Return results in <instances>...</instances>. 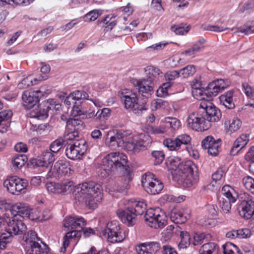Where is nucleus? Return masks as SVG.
I'll return each instance as SVG.
<instances>
[{
    "mask_svg": "<svg viewBox=\"0 0 254 254\" xmlns=\"http://www.w3.org/2000/svg\"><path fill=\"white\" fill-rule=\"evenodd\" d=\"M237 238L244 239L250 238L252 235L251 231L249 229H241L236 230Z\"/></svg>",
    "mask_w": 254,
    "mask_h": 254,
    "instance_id": "57",
    "label": "nucleus"
},
{
    "mask_svg": "<svg viewBox=\"0 0 254 254\" xmlns=\"http://www.w3.org/2000/svg\"><path fill=\"white\" fill-rule=\"evenodd\" d=\"M146 246L148 254H155L160 249V245L157 242H152L145 243Z\"/></svg>",
    "mask_w": 254,
    "mask_h": 254,
    "instance_id": "50",
    "label": "nucleus"
},
{
    "mask_svg": "<svg viewBox=\"0 0 254 254\" xmlns=\"http://www.w3.org/2000/svg\"><path fill=\"white\" fill-rule=\"evenodd\" d=\"M13 235L8 232L3 233L0 235V249L4 250L7 245L12 241Z\"/></svg>",
    "mask_w": 254,
    "mask_h": 254,
    "instance_id": "43",
    "label": "nucleus"
},
{
    "mask_svg": "<svg viewBox=\"0 0 254 254\" xmlns=\"http://www.w3.org/2000/svg\"><path fill=\"white\" fill-rule=\"evenodd\" d=\"M113 158V154L111 153L106 156L102 160V170L108 175L115 169L114 163L115 161Z\"/></svg>",
    "mask_w": 254,
    "mask_h": 254,
    "instance_id": "27",
    "label": "nucleus"
},
{
    "mask_svg": "<svg viewBox=\"0 0 254 254\" xmlns=\"http://www.w3.org/2000/svg\"><path fill=\"white\" fill-rule=\"evenodd\" d=\"M16 184V191L17 195L22 190H25L28 186V182L26 180L15 177V180Z\"/></svg>",
    "mask_w": 254,
    "mask_h": 254,
    "instance_id": "53",
    "label": "nucleus"
},
{
    "mask_svg": "<svg viewBox=\"0 0 254 254\" xmlns=\"http://www.w3.org/2000/svg\"><path fill=\"white\" fill-rule=\"evenodd\" d=\"M190 218V212L187 209H178L174 208L170 212V219L176 224L184 223Z\"/></svg>",
    "mask_w": 254,
    "mask_h": 254,
    "instance_id": "19",
    "label": "nucleus"
},
{
    "mask_svg": "<svg viewBox=\"0 0 254 254\" xmlns=\"http://www.w3.org/2000/svg\"><path fill=\"white\" fill-rule=\"evenodd\" d=\"M151 142L152 139L148 134L140 135L139 139L137 141V143L139 148L140 147H146L151 144Z\"/></svg>",
    "mask_w": 254,
    "mask_h": 254,
    "instance_id": "49",
    "label": "nucleus"
},
{
    "mask_svg": "<svg viewBox=\"0 0 254 254\" xmlns=\"http://www.w3.org/2000/svg\"><path fill=\"white\" fill-rule=\"evenodd\" d=\"M81 234V231L77 230H73L67 232L64 237L63 248L64 250L69 245V240L80 237Z\"/></svg>",
    "mask_w": 254,
    "mask_h": 254,
    "instance_id": "38",
    "label": "nucleus"
},
{
    "mask_svg": "<svg viewBox=\"0 0 254 254\" xmlns=\"http://www.w3.org/2000/svg\"><path fill=\"white\" fill-rule=\"evenodd\" d=\"M233 94V91H228L224 95H222L220 97V99L223 101V104L228 109H233L234 108L235 105L232 102V96Z\"/></svg>",
    "mask_w": 254,
    "mask_h": 254,
    "instance_id": "35",
    "label": "nucleus"
},
{
    "mask_svg": "<svg viewBox=\"0 0 254 254\" xmlns=\"http://www.w3.org/2000/svg\"><path fill=\"white\" fill-rule=\"evenodd\" d=\"M163 124H165L167 131L170 130L172 133L177 130L181 127L180 121L176 118H166L164 120Z\"/></svg>",
    "mask_w": 254,
    "mask_h": 254,
    "instance_id": "29",
    "label": "nucleus"
},
{
    "mask_svg": "<svg viewBox=\"0 0 254 254\" xmlns=\"http://www.w3.org/2000/svg\"><path fill=\"white\" fill-rule=\"evenodd\" d=\"M196 72L193 65H188L180 70V73L184 78H188L192 76Z\"/></svg>",
    "mask_w": 254,
    "mask_h": 254,
    "instance_id": "46",
    "label": "nucleus"
},
{
    "mask_svg": "<svg viewBox=\"0 0 254 254\" xmlns=\"http://www.w3.org/2000/svg\"><path fill=\"white\" fill-rule=\"evenodd\" d=\"M138 91L143 96L148 98L153 91L154 83L146 80L145 78L137 82Z\"/></svg>",
    "mask_w": 254,
    "mask_h": 254,
    "instance_id": "25",
    "label": "nucleus"
},
{
    "mask_svg": "<svg viewBox=\"0 0 254 254\" xmlns=\"http://www.w3.org/2000/svg\"><path fill=\"white\" fill-rule=\"evenodd\" d=\"M23 240L26 243V246H29L34 242L36 243L40 241V239L38 237L36 232L32 230L24 234Z\"/></svg>",
    "mask_w": 254,
    "mask_h": 254,
    "instance_id": "36",
    "label": "nucleus"
},
{
    "mask_svg": "<svg viewBox=\"0 0 254 254\" xmlns=\"http://www.w3.org/2000/svg\"><path fill=\"white\" fill-rule=\"evenodd\" d=\"M199 107L203 115L205 114L206 119L209 123L216 122L220 120L221 117L220 110L209 101L201 102Z\"/></svg>",
    "mask_w": 254,
    "mask_h": 254,
    "instance_id": "10",
    "label": "nucleus"
},
{
    "mask_svg": "<svg viewBox=\"0 0 254 254\" xmlns=\"http://www.w3.org/2000/svg\"><path fill=\"white\" fill-rule=\"evenodd\" d=\"M27 161V158L25 155H15L12 161L13 167L19 169L24 165Z\"/></svg>",
    "mask_w": 254,
    "mask_h": 254,
    "instance_id": "39",
    "label": "nucleus"
},
{
    "mask_svg": "<svg viewBox=\"0 0 254 254\" xmlns=\"http://www.w3.org/2000/svg\"><path fill=\"white\" fill-rule=\"evenodd\" d=\"M145 72L146 75V80H148L149 82L153 83L158 77L162 75V72L160 70L154 66H148L145 68Z\"/></svg>",
    "mask_w": 254,
    "mask_h": 254,
    "instance_id": "30",
    "label": "nucleus"
},
{
    "mask_svg": "<svg viewBox=\"0 0 254 254\" xmlns=\"http://www.w3.org/2000/svg\"><path fill=\"white\" fill-rule=\"evenodd\" d=\"M243 183L245 187L254 194V179L248 176L243 178Z\"/></svg>",
    "mask_w": 254,
    "mask_h": 254,
    "instance_id": "48",
    "label": "nucleus"
},
{
    "mask_svg": "<svg viewBox=\"0 0 254 254\" xmlns=\"http://www.w3.org/2000/svg\"><path fill=\"white\" fill-rule=\"evenodd\" d=\"M101 188L99 184L94 182H85L76 188L75 199L89 208L94 209L102 198Z\"/></svg>",
    "mask_w": 254,
    "mask_h": 254,
    "instance_id": "1",
    "label": "nucleus"
},
{
    "mask_svg": "<svg viewBox=\"0 0 254 254\" xmlns=\"http://www.w3.org/2000/svg\"><path fill=\"white\" fill-rule=\"evenodd\" d=\"M237 210L243 218L251 219L254 215V201L251 199L241 201L237 205Z\"/></svg>",
    "mask_w": 254,
    "mask_h": 254,
    "instance_id": "15",
    "label": "nucleus"
},
{
    "mask_svg": "<svg viewBox=\"0 0 254 254\" xmlns=\"http://www.w3.org/2000/svg\"><path fill=\"white\" fill-rule=\"evenodd\" d=\"M73 173L69 162L65 160L57 161L52 169V175L59 178L69 177Z\"/></svg>",
    "mask_w": 254,
    "mask_h": 254,
    "instance_id": "14",
    "label": "nucleus"
},
{
    "mask_svg": "<svg viewBox=\"0 0 254 254\" xmlns=\"http://www.w3.org/2000/svg\"><path fill=\"white\" fill-rule=\"evenodd\" d=\"M39 91H25L22 95L23 106L27 109L34 107L39 102V97L37 95Z\"/></svg>",
    "mask_w": 254,
    "mask_h": 254,
    "instance_id": "18",
    "label": "nucleus"
},
{
    "mask_svg": "<svg viewBox=\"0 0 254 254\" xmlns=\"http://www.w3.org/2000/svg\"><path fill=\"white\" fill-rule=\"evenodd\" d=\"M42 245L38 242L32 243L25 248L27 254H47L49 252L48 246L40 240Z\"/></svg>",
    "mask_w": 254,
    "mask_h": 254,
    "instance_id": "20",
    "label": "nucleus"
},
{
    "mask_svg": "<svg viewBox=\"0 0 254 254\" xmlns=\"http://www.w3.org/2000/svg\"><path fill=\"white\" fill-rule=\"evenodd\" d=\"M32 117L33 120H44L46 119L48 116V111L47 109H42L41 107L38 110L33 112L31 113Z\"/></svg>",
    "mask_w": 254,
    "mask_h": 254,
    "instance_id": "45",
    "label": "nucleus"
},
{
    "mask_svg": "<svg viewBox=\"0 0 254 254\" xmlns=\"http://www.w3.org/2000/svg\"><path fill=\"white\" fill-rule=\"evenodd\" d=\"M55 161V157L53 154L49 151H44L40 158L31 159L28 165L30 164L33 167H46L50 166L51 164Z\"/></svg>",
    "mask_w": 254,
    "mask_h": 254,
    "instance_id": "17",
    "label": "nucleus"
},
{
    "mask_svg": "<svg viewBox=\"0 0 254 254\" xmlns=\"http://www.w3.org/2000/svg\"><path fill=\"white\" fill-rule=\"evenodd\" d=\"M146 209V204L142 201L134 202L131 207H128L126 210H118L117 214L124 223L133 225V220L137 215H142Z\"/></svg>",
    "mask_w": 254,
    "mask_h": 254,
    "instance_id": "3",
    "label": "nucleus"
},
{
    "mask_svg": "<svg viewBox=\"0 0 254 254\" xmlns=\"http://www.w3.org/2000/svg\"><path fill=\"white\" fill-rule=\"evenodd\" d=\"M15 177H13L9 179L5 180L3 185L6 187L7 190L12 194L17 195L16 191V184L15 181Z\"/></svg>",
    "mask_w": 254,
    "mask_h": 254,
    "instance_id": "37",
    "label": "nucleus"
},
{
    "mask_svg": "<svg viewBox=\"0 0 254 254\" xmlns=\"http://www.w3.org/2000/svg\"><path fill=\"white\" fill-rule=\"evenodd\" d=\"M29 210V209L24 203L18 202L12 205L11 212L13 216L15 214L18 218L21 219L25 217H27Z\"/></svg>",
    "mask_w": 254,
    "mask_h": 254,
    "instance_id": "26",
    "label": "nucleus"
},
{
    "mask_svg": "<svg viewBox=\"0 0 254 254\" xmlns=\"http://www.w3.org/2000/svg\"><path fill=\"white\" fill-rule=\"evenodd\" d=\"M199 252V254H218V247L214 243H207L201 247Z\"/></svg>",
    "mask_w": 254,
    "mask_h": 254,
    "instance_id": "32",
    "label": "nucleus"
},
{
    "mask_svg": "<svg viewBox=\"0 0 254 254\" xmlns=\"http://www.w3.org/2000/svg\"><path fill=\"white\" fill-rule=\"evenodd\" d=\"M236 246L234 244L227 242L223 245L224 254H231L233 251H235Z\"/></svg>",
    "mask_w": 254,
    "mask_h": 254,
    "instance_id": "63",
    "label": "nucleus"
},
{
    "mask_svg": "<svg viewBox=\"0 0 254 254\" xmlns=\"http://www.w3.org/2000/svg\"><path fill=\"white\" fill-rule=\"evenodd\" d=\"M221 192L222 196L219 198L220 206L224 212L229 213L231 208V203L236 201L238 194L229 185H225Z\"/></svg>",
    "mask_w": 254,
    "mask_h": 254,
    "instance_id": "7",
    "label": "nucleus"
},
{
    "mask_svg": "<svg viewBox=\"0 0 254 254\" xmlns=\"http://www.w3.org/2000/svg\"><path fill=\"white\" fill-rule=\"evenodd\" d=\"M199 86L200 84L197 83L191 85L192 96L199 100H206V102L209 101L206 90H204V88H200Z\"/></svg>",
    "mask_w": 254,
    "mask_h": 254,
    "instance_id": "28",
    "label": "nucleus"
},
{
    "mask_svg": "<svg viewBox=\"0 0 254 254\" xmlns=\"http://www.w3.org/2000/svg\"><path fill=\"white\" fill-rule=\"evenodd\" d=\"M205 90L209 101L211 100L213 96H216L219 92H221L214 81L210 83Z\"/></svg>",
    "mask_w": 254,
    "mask_h": 254,
    "instance_id": "40",
    "label": "nucleus"
},
{
    "mask_svg": "<svg viewBox=\"0 0 254 254\" xmlns=\"http://www.w3.org/2000/svg\"><path fill=\"white\" fill-rule=\"evenodd\" d=\"M177 138L180 146L182 144H188L190 143L191 141V137L190 135L186 134L180 135L178 136Z\"/></svg>",
    "mask_w": 254,
    "mask_h": 254,
    "instance_id": "61",
    "label": "nucleus"
},
{
    "mask_svg": "<svg viewBox=\"0 0 254 254\" xmlns=\"http://www.w3.org/2000/svg\"><path fill=\"white\" fill-rule=\"evenodd\" d=\"M87 148V146L84 140H77L73 144L68 145L65 151L66 155L72 160L79 159L85 153Z\"/></svg>",
    "mask_w": 254,
    "mask_h": 254,
    "instance_id": "9",
    "label": "nucleus"
},
{
    "mask_svg": "<svg viewBox=\"0 0 254 254\" xmlns=\"http://www.w3.org/2000/svg\"><path fill=\"white\" fill-rule=\"evenodd\" d=\"M63 142V140L62 139H58L53 141L50 146V152L52 153L58 152L62 148Z\"/></svg>",
    "mask_w": 254,
    "mask_h": 254,
    "instance_id": "52",
    "label": "nucleus"
},
{
    "mask_svg": "<svg viewBox=\"0 0 254 254\" xmlns=\"http://www.w3.org/2000/svg\"><path fill=\"white\" fill-rule=\"evenodd\" d=\"M144 218L147 224L154 228L164 227L166 222L165 213L159 207L150 208L146 210Z\"/></svg>",
    "mask_w": 254,
    "mask_h": 254,
    "instance_id": "6",
    "label": "nucleus"
},
{
    "mask_svg": "<svg viewBox=\"0 0 254 254\" xmlns=\"http://www.w3.org/2000/svg\"><path fill=\"white\" fill-rule=\"evenodd\" d=\"M154 177L153 174L147 173L142 178V185L144 190L148 193L153 195L159 193L164 188L163 183Z\"/></svg>",
    "mask_w": 254,
    "mask_h": 254,
    "instance_id": "8",
    "label": "nucleus"
},
{
    "mask_svg": "<svg viewBox=\"0 0 254 254\" xmlns=\"http://www.w3.org/2000/svg\"><path fill=\"white\" fill-rule=\"evenodd\" d=\"M5 231L13 235L23 234L26 230V226L17 215L9 218L6 221Z\"/></svg>",
    "mask_w": 254,
    "mask_h": 254,
    "instance_id": "13",
    "label": "nucleus"
},
{
    "mask_svg": "<svg viewBox=\"0 0 254 254\" xmlns=\"http://www.w3.org/2000/svg\"><path fill=\"white\" fill-rule=\"evenodd\" d=\"M170 87V83H163L156 91V94L158 97H164L168 94V88Z\"/></svg>",
    "mask_w": 254,
    "mask_h": 254,
    "instance_id": "56",
    "label": "nucleus"
},
{
    "mask_svg": "<svg viewBox=\"0 0 254 254\" xmlns=\"http://www.w3.org/2000/svg\"><path fill=\"white\" fill-rule=\"evenodd\" d=\"M242 123L238 118H234L231 120H227L225 122V125L227 127V132L232 133L238 131L241 127Z\"/></svg>",
    "mask_w": 254,
    "mask_h": 254,
    "instance_id": "31",
    "label": "nucleus"
},
{
    "mask_svg": "<svg viewBox=\"0 0 254 254\" xmlns=\"http://www.w3.org/2000/svg\"><path fill=\"white\" fill-rule=\"evenodd\" d=\"M102 234L111 243L120 242L124 240V237L120 232V227L116 221L107 223Z\"/></svg>",
    "mask_w": 254,
    "mask_h": 254,
    "instance_id": "12",
    "label": "nucleus"
},
{
    "mask_svg": "<svg viewBox=\"0 0 254 254\" xmlns=\"http://www.w3.org/2000/svg\"><path fill=\"white\" fill-rule=\"evenodd\" d=\"M221 141L220 139L215 140L212 136H208L202 140L201 146L204 149H207L209 155L215 156L218 154Z\"/></svg>",
    "mask_w": 254,
    "mask_h": 254,
    "instance_id": "16",
    "label": "nucleus"
},
{
    "mask_svg": "<svg viewBox=\"0 0 254 254\" xmlns=\"http://www.w3.org/2000/svg\"><path fill=\"white\" fill-rule=\"evenodd\" d=\"M58 187L59 188V190L61 191L60 193L64 194L71 192L74 188V185L72 182L66 181L61 184H58Z\"/></svg>",
    "mask_w": 254,
    "mask_h": 254,
    "instance_id": "42",
    "label": "nucleus"
},
{
    "mask_svg": "<svg viewBox=\"0 0 254 254\" xmlns=\"http://www.w3.org/2000/svg\"><path fill=\"white\" fill-rule=\"evenodd\" d=\"M35 123V121H32V125L33 126H34L36 130H39V131H49L50 130L51 127L47 123L44 124H35V125L34 123Z\"/></svg>",
    "mask_w": 254,
    "mask_h": 254,
    "instance_id": "64",
    "label": "nucleus"
},
{
    "mask_svg": "<svg viewBox=\"0 0 254 254\" xmlns=\"http://www.w3.org/2000/svg\"><path fill=\"white\" fill-rule=\"evenodd\" d=\"M242 32L245 34L254 33V26L245 24L237 29L236 33Z\"/></svg>",
    "mask_w": 254,
    "mask_h": 254,
    "instance_id": "55",
    "label": "nucleus"
},
{
    "mask_svg": "<svg viewBox=\"0 0 254 254\" xmlns=\"http://www.w3.org/2000/svg\"><path fill=\"white\" fill-rule=\"evenodd\" d=\"M33 85V81L30 76L24 78L21 82L18 84V87L20 89L27 88Z\"/></svg>",
    "mask_w": 254,
    "mask_h": 254,
    "instance_id": "62",
    "label": "nucleus"
},
{
    "mask_svg": "<svg viewBox=\"0 0 254 254\" xmlns=\"http://www.w3.org/2000/svg\"><path fill=\"white\" fill-rule=\"evenodd\" d=\"M86 225V222L82 217L68 216L64 222V226L70 229L82 228Z\"/></svg>",
    "mask_w": 254,
    "mask_h": 254,
    "instance_id": "23",
    "label": "nucleus"
},
{
    "mask_svg": "<svg viewBox=\"0 0 254 254\" xmlns=\"http://www.w3.org/2000/svg\"><path fill=\"white\" fill-rule=\"evenodd\" d=\"M210 238V234H206L205 233H201L200 234H195L193 237V245L194 246L200 245L202 243L205 242L207 240Z\"/></svg>",
    "mask_w": 254,
    "mask_h": 254,
    "instance_id": "47",
    "label": "nucleus"
},
{
    "mask_svg": "<svg viewBox=\"0 0 254 254\" xmlns=\"http://www.w3.org/2000/svg\"><path fill=\"white\" fill-rule=\"evenodd\" d=\"M132 180V173L128 171L126 173V175L122 177L119 180L116 182L113 186L114 191L118 192L123 191L129 188V182Z\"/></svg>",
    "mask_w": 254,
    "mask_h": 254,
    "instance_id": "21",
    "label": "nucleus"
},
{
    "mask_svg": "<svg viewBox=\"0 0 254 254\" xmlns=\"http://www.w3.org/2000/svg\"><path fill=\"white\" fill-rule=\"evenodd\" d=\"M112 154L113 159L115 161L114 162L115 169L122 168L125 169L126 173L130 171L129 167L127 165V157L125 154L119 152H112Z\"/></svg>",
    "mask_w": 254,
    "mask_h": 254,
    "instance_id": "24",
    "label": "nucleus"
},
{
    "mask_svg": "<svg viewBox=\"0 0 254 254\" xmlns=\"http://www.w3.org/2000/svg\"><path fill=\"white\" fill-rule=\"evenodd\" d=\"M127 141V135L124 133L114 130L109 131L105 138V143L112 149H116L119 147L123 146Z\"/></svg>",
    "mask_w": 254,
    "mask_h": 254,
    "instance_id": "11",
    "label": "nucleus"
},
{
    "mask_svg": "<svg viewBox=\"0 0 254 254\" xmlns=\"http://www.w3.org/2000/svg\"><path fill=\"white\" fill-rule=\"evenodd\" d=\"M83 122L78 119L70 118L67 121L66 129L78 132L83 128Z\"/></svg>",
    "mask_w": 254,
    "mask_h": 254,
    "instance_id": "33",
    "label": "nucleus"
},
{
    "mask_svg": "<svg viewBox=\"0 0 254 254\" xmlns=\"http://www.w3.org/2000/svg\"><path fill=\"white\" fill-rule=\"evenodd\" d=\"M41 211L38 209H29L27 217L32 221H40Z\"/></svg>",
    "mask_w": 254,
    "mask_h": 254,
    "instance_id": "54",
    "label": "nucleus"
},
{
    "mask_svg": "<svg viewBox=\"0 0 254 254\" xmlns=\"http://www.w3.org/2000/svg\"><path fill=\"white\" fill-rule=\"evenodd\" d=\"M181 60V59L179 57L173 56L168 59L166 61V63L168 66H170V67H175L179 64Z\"/></svg>",
    "mask_w": 254,
    "mask_h": 254,
    "instance_id": "60",
    "label": "nucleus"
},
{
    "mask_svg": "<svg viewBox=\"0 0 254 254\" xmlns=\"http://www.w3.org/2000/svg\"><path fill=\"white\" fill-rule=\"evenodd\" d=\"M187 122L190 128L197 131L206 130L211 127V123L205 118L200 108L197 111L189 115Z\"/></svg>",
    "mask_w": 254,
    "mask_h": 254,
    "instance_id": "5",
    "label": "nucleus"
},
{
    "mask_svg": "<svg viewBox=\"0 0 254 254\" xmlns=\"http://www.w3.org/2000/svg\"><path fill=\"white\" fill-rule=\"evenodd\" d=\"M171 165L172 166H174L176 168H173L175 170V174L176 176H179L181 173L183 172L182 170H181V166H185L187 165V162L185 163H183L180 162V160L178 158L173 159L171 161Z\"/></svg>",
    "mask_w": 254,
    "mask_h": 254,
    "instance_id": "51",
    "label": "nucleus"
},
{
    "mask_svg": "<svg viewBox=\"0 0 254 254\" xmlns=\"http://www.w3.org/2000/svg\"><path fill=\"white\" fill-rule=\"evenodd\" d=\"M181 241L178 245L180 249L187 248L190 244V237L187 232H181L180 234Z\"/></svg>",
    "mask_w": 254,
    "mask_h": 254,
    "instance_id": "41",
    "label": "nucleus"
},
{
    "mask_svg": "<svg viewBox=\"0 0 254 254\" xmlns=\"http://www.w3.org/2000/svg\"><path fill=\"white\" fill-rule=\"evenodd\" d=\"M249 134H242L234 142L230 150L231 155H235L243 149L249 141Z\"/></svg>",
    "mask_w": 254,
    "mask_h": 254,
    "instance_id": "22",
    "label": "nucleus"
},
{
    "mask_svg": "<svg viewBox=\"0 0 254 254\" xmlns=\"http://www.w3.org/2000/svg\"><path fill=\"white\" fill-rule=\"evenodd\" d=\"M122 147H124L127 151L133 152H136L140 149L137 141L131 137H128L127 136V141L125 142V144Z\"/></svg>",
    "mask_w": 254,
    "mask_h": 254,
    "instance_id": "34",
    "label": "nucleus"
},
{
    "mask_svg": "<svg viewBox=\"0 0 254 254\" xmlns=\"http://www.w3.org/2000/svg\"><path fill=\"white\" fill-rule=\"evenodd\" d=\"M183 172L178 176V180L183 183L184 186L190 187L199 180V176L196 166L191 161H187V165L181 166Z\"/></svg>",
    "mask_w": 254,
    "mask_h": 254,
    "instance_id": "4",
    "label": "nucleus"
},
{
    "mask_svg": "<svg viewBox=\"0 0 254 254\" xmlns=\"http://www.w3.org/2000/svg\"><path fill=\"white\" fill-rule=\"evenodd\" d=\"M152 155L154 158V164L155 165L161 164L164 159V154L161 151H154L152 152Z\"/></svg>",
    "mask_w": 254,
    "mask_h": 254,
    "instance_id": "58",
    "label": "nucleus"
},
{
    "mask_svg": "<svg viewBox=\"0 0 254 254\" xmlns=\"http://www.w3.org/2000/svg\"><path fill=\"white\" fill-rule=\"evenodd\" d=\"M164 145L170 150H178L180 148V145L177 140V138L175 139L169 138L163 141Z\"/></svg>",
    "mask_w": 254,
    "mask_h": 254,
    "instance_id": "44",
    "label": "nucleus"
},
{
    "mask_svg": "<svg viewBox=\"0 0 254 254\" xmlns=\"http://www.w3.org/2000/svg\"><path fill=\"white\" fill-rule=\"evenodd\" d=\"M122 101L125 109L138 116L141 115L148 109L147 100L138 98L135 93L131 91L123 94Z\"/></svg>",
    "mask_w": 254,
    "mask_h": 254,
    "instance_id": "2",
    "label": "nucleus"
},
{
    "mask_svg": "<svg viewBox=\"0 0 254 254\" xmlns=\"http://www.w3.org/2000/svg\"><path fill=\"white\" fill-rule=\"evenodd\" d=\"M101 14V11L99 10H93L88 13H87L84 18L86 20H88L89 21H94Z\"/></svg>",
    "mask_w": 254,
    "mask_h": 254,
    "instance_id": "59",
    "label": "nucleus"
}]
</instances>
